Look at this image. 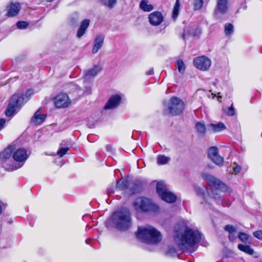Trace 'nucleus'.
<instances>
[{"instance_id":"obj_1","label":"nucleus","mask_w":262,"mask_h":262,"mask_svg":"<svg viewBox=\"0 0 262 262\" xmlns=\"http://www.w3.org/2000/svg\"><path fill=\"white\" fill-rule=\"evenodd\" d=\"M175 230L174 239L179 248L183 250L193 251L195 245L201 239V233L190 228L184 222H179Z\"/></svg>"},{"instance_id":"obj_49","label":"nucleus","mask_w":262,"mask_h":262,"mask_svg":"<svg viewBox=\"0 0 262 262\" xmlns=\"http://www.w3.org/2000/svg\"><path fill=\"white\" fill-rule=\"evenodd\" d=\"M182 37L184 40H185L186 39V34L184 33L182 34Z\"/></svg>"},{"instance_id":"obj_37","label":"nucleus","mask_w":262,"mask_h":262,"mask_svg":"<svg viewBox=\"0 0 262 262\" xmlns=\"http://www.w3.org/2000/svg\"><path fill=\"white\" fill-rule=\"evenodd\" d=\"M166 254L170 256H175L178 254V251L174 247H170L167 252Z\"/></svg>"},{"instance_id":"obj_46","label":"nucleus","mask_w":262,"mask_h":262,"mask_svg":"<svg viewBox=\"0 0 262 262\" xmlns=\"http://www.w3.org/2000/svg\"><path fill=\"white\" fill-rule=\"evenodd\" d=\"M5 123L6 121L4 119H0V130H1L4 127Z\"/></svg>"},{"instance_id":"obj_34","label":"nucleus","mask_w":262,"mask_h":262,"mask_svg":"<svg viewBox=\"0 0 262 262\" xmlns=\"http://www.w3.org/2000/svg\"><path fill=\"white\" fill-rule=\"evenodd\" d=\"M233 32V26L231 24H226L225 26V33L229 35Z\"/></svg>"},{"instance_id":"obj_45","label":"nucleus","mask_w":262,"mask_h":262,"mask_svg":"<svg viewBox=\"0 0 262 262\" xmlns=\"http://www.w3.org/2000/svg\"><path fill=\"white\" fill-rule=\"evenodd\" d=\"M179 9L178 8H173V11H172V18L173 19H176L179 14Z\"/></svg>"},{"instance_id":"obj_52","label":"nucleus","mask_w":262,"mask_h":262,"mask_svg":"<svg viewBox=\"0 0 262 262\" xmlns=\"http://www.w3.org/2000/svg\"><path fill=\"white\" fill-rule=\"evenodd\" d=\"M214 85H216V83L215 82H214Z\"/></svg>"},{"instance_id":"obj_9","label":"nucleus","mask_w":262,"mask_h":262,"mask_svg":"<svg viewBox=\"0 0 262 262\" xmlns=\"http://www.w3.org/2000/svg\"><path fill=\"white\" fill-rule=\"evenodd\" d=\"M194 66L203 71H207L211 66V60L205 56L197 57L193 59Z\"/></svg>"},{"instance_id":"obj_22","label":"nucleus","mask_w":262,"mask_h":262,"mask_svg":"<svg viewBox=\"0 0 262 262\" xmlns=\"http://www.w3.org/2000/svg\"><path fill=\"white\" fill-rule=\"evenodd\" d=\"M224 229L229 233L228 237L230 241L233 242L236 239V227L232 225H228L224 227Z\"/></svg>"},{"instance_id":"obj_51","label":"nucleus","mask_w":262,"mask_h":262,"mask_svg":"<svg viewBox=\"0 0 262 262\" xmlns=\"http://www.w3.org/2000/svg\"><path fill=\"white\" fill-rule=\"evenodd\" d=\"M230 204V203L229 202H228L227 204V206H229Z\"/></svg>"},{"instance_id":"obj_2","label":"nucleus","mask_w":262,"mask_h":262,"mask_svg":"<svg viewBox=\"0 0 262 262\" xmlns=\"http://www.w3.org/2000/svg\"><path fill=\"white\" fill-rule=\"evenodd\" d=\"M115 227L121 231H125L130 228L132 221L130 210L127 208H123L115 211L109 220Z\"/></svg>"},{"instance_id":"obj_36","label":"nucleus","mask_w":262,"mask_h":262,"mask_svg":"<svg viewBox=\"0 0 262 262\" xmlns=\"http://www.w3.org/2000/svg\"><path fill=\"white\" fill-rule=\"evenodd\" d=\"M194 189L197 194L201 196H203L205 194V190L206 189L205 188V189H203L196 186L194 187Z\"/></svg>"},{"instance_id":"obj_25","label":"nucleus","mask_w":262,"mask_h":262,"mask_svg":"<svg viewBox=\"0 0 262 262\" xmlns=\"http://www.w3.org/2000/svg\"><path fill=\"white\" fill-rule=\"evenodd\" d=\"M140 8L144 12H150L154 7L151 4H148V0H142L140 3Z\"/></svg>"},{"instance_id":"obj_50","label":"nucleus","mask_w":262,"mask_h":262,"mask_svg":"<svg viewBox=\"0 0 262 262\" xmlns=\"http://www.w3.org/2000/svg\"><path fill=\"white\" fill-rule=\"evenodd\" d=\"M90 239H89V238H88V239H86L85 240V243H86V244H89V243H90Z\"/></svg>"},{"instance_id":"obj_21","label":"nucleus","mask_w":262,"mask_h":262,"mask_svg":"<svg viewBox=\"0 0 262 262\" xmlns=\"http://www.w3.org/2000/svg\"><path fill=\"white\" fill-rule=\"evenodd\" d=\"M90 23V20L89 19H85L81 21L76 34L78 38H81L85 34Z\"/></svg>"},{"instance_id":"obj_43","label":"nucleus","mask_w":262,"mask_h":262,"mask_svg":"<svg viewBox=\"0 0 262 262\" xmlns=\"http://www.w3.org/2000/svg\"><path fill=\"white\" fill-rule=\"evenodd\" d=\"M114 191V185L113 184H112L111 185H109L107 189V192L108 194H111L113 193Z\"/></svg>"},{"instance_id":"obj_8","label":"nucleus","mask_w":262,"mask_h":262,"mask_svg":"<svg viewBox=\"0 0 262 262\" xmlns=\"http://www.w3.org/2000/svg\"><path fill=\"white\" fill-rule=\"evenodd\" d=\"M184 108V103L182 100L176 97H171L169 100L168 110L173 116L179 115Z\"/></svg>"},{"instance_id":"obj_44","label":"nucleus","mask_w":262,"mask_h":262,"mask_svg":"<svg viewBox=\"0 0 262 262\" xmlns=\"http://www.w3.org/2000/svg\"><path fill=\"white\" fill-rule=\"evenodd\" d=\"M209 194L211 195V194ZM211 195H212L213 198L216 200H219L221 198L220 195L216 192V190L212 191Z\"/></svg>"},{"instance_id":"obj_13","label":"nucleus","mask_w":262,"mask_h":262,"mask_svg":"<svg viewBox=\"0 0 262 262\" xmlns=\"http://www.w3.org/2000/svg\"><path fill=\"white\" fill-rule=\"evenodd\" d=\"M144 182L141 180H135L129 183L128 193L132 195L140 192L143 188Z\"/></svg>"},{"instance_id":"obj_20","label":"nucleus","mask_w":262,"mask_h":262,"mask_svg":"<svg viewBox=\"0 0 262 262\" xmlns=\"http://www.w3.org/2000/svg\"><path fill=\"white\" fill-rule=\"evenodd\" d=\"M104 42V36L101 35H97L94 40L92 52L93 54L97 53L102 48Z\"/></svg>"},{"instance_id":"obj_47","label":"nucleus","mask_w":262,"mask_h":262,"mask_svg":"<svg viewBox=\"0 0 262 262\" xmlns=\"http://www.w3.org/2000/svg\"><path fill=\"white\" fill-rule=\"evenodd\" d=\"M180 0H176V3H175V5L174 6V8H178L179 9L180 8Z\"/></svg>"},{"instance_id":"obj_3","label":"nucleus","mask_w":262,"mask_h":262,"mask_svg":"<svg viewBox=\"0 0 262 262\" xmlns=\"http://www.w3.org/2000/svg\"><path fill=\"white\" fill-rule=\"evenodd\" d=\"M136 236L141 241L149 244H156L162 240L161 233L150 225L139 227L136 232Z\"/></svg>"},{"instance_id":"obj_11","label":"nucleus","mask_w":262,"mask_h":262,"mask_svg":"<svg viewBox=\"0 0 262 262\" xmlns=\"http://www.w3.org/2000/svg\"><path fill=\"white\" fill-rule=\"evenodd\" d=\"M54 103L57 108H65L69 106L71 101L66 94H60L55 98Z\"/></svg>"},{"instance_id":"obj_6","label":"nucleus","mask_w":262,"mask_h":262,"mask_svg":"<svg viewBox=\"0 0 262 262\" xmlns=\"http://www.w3.org/2000/svg\"><path fill=\"white\" fill-rule=\"evenodd\" d=\"M28 158V155L26 149L19 148L13 154V159L17 163L10 165L8 167H6V168L10 171L16 170L24 165Z\"/></svg>"},{"instance_id":"obj_26","label":"nucleus","mask_w":262,"mask_h":262,"mask_svg":"<svg viewBox=\"0 0 262 262\" xmlns=\"http://www.w3.org/2000/svg\"><path fill=\"white\" fill-rule=\"evenodd\" d=\"M238 249L240 251L249 255H252L254 253V250L249 245H244L242 244H238Z\"/></svg>"},{"instance_id":"obj_12","label":"nucleus","mask_w":262,"mask_h":262,"mask_svg":"<svg viewBox=\"0 0 262 262\" xmlns=\"http://www.w3.org/2000/svg\"><path fill=\"white\" fill-rule=\"evenodd\" d=\"M148 18L150 24L153 26L160 25L164 20L163 14L159 11L151 13L149 14Z\"/></svg>"},{"instance_id":"obj_39","label":"nucleus","mask_w":262,"mask_h":262,"mask_svg":"<svg viewBox=\"0 0 262 262\" xmlns=\"http://www.w3.org/2000/svg\"><path fill=\"white\" fill-rule=\"evenodd\" d=\"M28 23L25 21H19L16 23L17 27L20 29H26L28 27Z\"/></svg>"},{"instance_id":"obj_15","label":"nucleus","mask_w":262,"mask_h":262,"mask_svg":"<svg viewBox=\"0 0 262 262\" xmlns=\"http://www.w3.org/2000/svg\"><path fill=\"white\" fill-rule=\"evenodd\" d=\"M227 0H218L217 7L215 14L216 17H219L220 14H226L228 11Z\"/></svg>"},{"instance_id":"obj_31","label":"nucleus","mask_w":262,"mask_h":262,"mask_svg":"<svg viewBox=\"0 0 262 262\" xmlns=\"http://www.w3.org/2000/svg\"><path fill=\"white\" fill-rule=\"evenodd\" d=\"M176 67L178 70V71L181 73L183 74L185 71V66L183 61L181 59H179L177 61L176 63Z\"/></svg>"},{"instance_id":"obj_10","label":"nucleus","mask_w":262,"mask_h":262,"mask_svg":"<svg viewBox=\"0 0 262 262\" xmlns=\"http://www.w3.org/2000/svg\"><path fill=\"white\" fill-rule=\"evenodd\" d=\"M208 156L211 161L215 164L221 166L223 164L224 158L219 155L218 148L216 146H212L208 149Z\"/></svg>"},{"instance_id":"obj_7","label":"nucleus","mask_w":262,"mask_h":262,"mask_svg":"<svg viewBox=\"0 0 262 262\" xmlns=\"http://www.w3.org/2000/svg\"><path fill=\"white\" fill-rule=\"evenodd\" d=\"M156 189L157 193L163 201L169 203H172L176 201V195L169 191L162 182L157 183Z\"/></svg>"},{"instance_id":"obj_48","label":"nucleus","mask_w":262,"mask_h":262,"mask_svg":"<svg viewBox=\"0 0 262 262\" xmlns=\"http://www.w3.org/2000/svg\"><path fill=\"white\" fill-rule=\"evenodd\" d=\"M153 74H154V69H151L146 72V74L148 75H152Z\"/></svg>"},{"instance_id":"obj_35","label":"nucleus","mask_w":262,"mask_h":262,"mask_svg":"<svg viewBox=\"0 0 262 262\" xmlns=\"http://www.w3.org/2000/svg\"><path fill=\"white\" fill-rule=\"evenodd\" d=\"M203 4V0H194L193 5L195 10H200L202 8Z\"/></svg>"},{"instance_id":"obj_16","label":"nucleus","mask_w":262,"mask_h":262,"mask_svg":"<svg viewBox=\"0 0 262 262\" xmlns=\"http://www.w3.org/2000/svg\"><path fill=\"white\" fill-rule=\"evenodd\" d=\"M21 9L19 3H12L7 8L8 17H13L17 15Z\"/></svg>"},{"instance_id":"obj_29","label":"nucleus","mask_w":262,"mask_h":262,"mask_svg":"<svg viewBox=\"0 0 262 262\" xmlns=\"http://www.w3.org/2000/svg\"><path fill=\"white\" fill-rule=\"evenodd\" d=\"M215 189L221 190L224 192H231L230 188L227 186L225 184L223 183L220 180L219 181V183L216 185V186L215 187Z\"/></svg>"},{"instance_id":"obj_19","label":"nucleus","mask_w":262,"mask_h":262,"mask_svg":"<svg viewBox=\"0 0 262 262\" xmlns=\"http://www.w3.org/2000/svg\"><path fill=\"white\" fill-rule=\"evenodd\" d=\"M16 146L15 145L8 146L5 148L3 152L0 154V160L2 162H4L7 159H9L13 151L15 149Z\"/></svg>"},{"instance_id":"obj_41","label":"nucleus","mask_w":262,"mask_h":262,"mask_svg":"<svg viewBox=\"0 0 262 262\" xmlns=\"http://www.w3.org/2000/svg\"><path fill=\"white\" fill-rule=\"evenodd\" d=\"M253 236L259 240L262 241V230H259L253 233Z\"/></svg>"},{"instance_id":"obj_18","label":"nucleus","mask_w":262,"mask_h":262,"mask_svg":"<svg viewBox=\"0 0 262 262\" xmlns=\"http://www.w3.org/2000/svg\"><path fill=\"white\" fill-rule=\"evenodd\" d=\"M46 117V115L41 114V108L38 109L31 119V122L36 125L42 124Z\"/></svg>"},{"instance_id":"obj_24","label":"nucleus","mask_w":262,"mask_h":262,"mask_svg":"<svg viewBox=\"0 0 262 262\" xmlns=\"http://www.w3.org/2000/svg\"><path fill=\"white\" fill-rule=\"evenodd\" d=\"M129 183L128 180L126 178H121L117 182L116 189L123 190L126 189H128Z\"/></svg>"},{"instance_id":"obj_28","label":"nucleus","mask_w":262,"mask_h":262,"mask_svg":"<svg viewBox=\"0 0 262 262\" xmlns=\"http://www.w3.org/2000/svg\"><path fill=\"white\" fill-rule=\"evenodd\" d=\"M237 237L241 241L245 244H249L251 242L250 235L245 232H239L237 235Z\"/></svg>"},{"instance_id":"obj_4","label":"nucleus","mask_w":262,"mask_h":262,"mask_svg":"<svg viewBox=\"0 0 262 262\" xmlns=\"http://www.w3.org/2000/svg\"><path fill=\"white\" fill-rule=\"evenodd\" d=\"M34 93L32 89H29L25 94L19 96L17 94H14L10 99L5 114L10 117L15 113L17 110H19L21 106L29 99V97Z\"/></svg>"},{"instance_id":"obj_33","label":"nucleus","mask_w":262,"mask_h":262,"mask_svg":"<svg viewBox=\"0 0 262 262\" xmlns=\"http://www.w3.org/2000/svg\"><path fill=\"white\" fill-rule=\"evenodd\" d=\"M103 5L107 6L110 9H112L115 6L117 0H100Z\"/></svg>"},{"instance_id":"obj_23","label":"nucleus","mask_w":262,"mask_h":262,"mask_svg":"<svg viewBox=\"0 0 262 262\" xmlns=\"http://www.w3.org/2000/svg\"><path fill=\"white\" fill-rule=\"evenodd\" d=\"M102 68L100 65H95L92 69L85 71L84 76L85 77L90 78L96 76L101 71Z\"/></svg>"},{"instance_id":"obj_5","label":"nucleus","mask_w":262,"mask_h":262,"mask_svg":"<svg viewBox=\"0 0 262 262\" xmlns=\"http://www.w3.org/2000/svg\"><path fill=\"white\" fill-rule=\"evenodd\" d=\"M135 210L138 212H158L159 206L150 199L145 197H139L133 203Z\"/></svg>"},{"instance_id":"obj_17","label":"nucleus","mask_w":262,"mask_h":262,"mask_svg":"<svg viewBox=\"0 0 262 262\" xmlns=\"http://www.w3.org/2000/svg\"><path fill=\"white\" fill-rule=\"evenodd\" d=\"M202 178L206 181L207 184L210 186L215 188L216 185L219 184L220 180L216 179L211 174L203 172L201 173Z\"/></svg>"},{"instance_id":"obj_27","label":"nucleus","mask_w":262,"mask_h":262,"mask_svg":"<svg viewBox=\"0 0 262 262\" xmlns=\"http://www.w3.org/2000/svg\"><path fill=\"white\" fill-rule=\"evenodd\" d=\"M214 132H219L225 129L226 126L222 122H219L216 124L211 123L209 125Z\"/></svg>"},{"instance_id":"obj_42","label":"nucleus","mask_w":262,"mask_h":262,"mask_svg":"<svg viewBox=\"0 0 262 262\" xmlns=\"http://www.w3.org/2000/svg\"><path fill=\"white\" fill-rule=\"evenodd\" d=\"M226 113L230 116H232L235 115V112L234 108L232 107V105L227 109Z\"/></svg>"},{"instance_id":"obj_40","label":"nucleus","mask_w":262,"mask_h":262,"mask_svg":"<svg viewBox=\"0 0 262 262\" xmlns=\"http://www.w3.org/2000/svg\"><path fill=\"white\" fill-rule=\"evenodd\" d=\"M232 168L233 170V173L234 174H237L241 171L242 168L241 166L236 164V163H233L232 165Z\"/></svg>"},{"instance_id":"obj_38","label":"nucleus","mask_w":262,"mask_h":262,"mask_svg":"<svg viewBox=\"0 0 262 262\" xmlns=\"http://www.w3.org/2000/svg\"><path fill=\"white\" fill-rule=\"evenodd\" d=\"M69 150V148L68 147L61 148L58 150L57 155L60 157H62L64 155H65L67 154Z\"/></svg>"},{"instance_id":"obj_30","label":"nucleus","mask_w":262,"mask_h":262,"mask_svg":"<svg viewBox=\"0 0 262 262\" xmlns=\"http://www.w3.org/2000/svg\"><path fill=\"white\" fill-rule=\"evenodd\" d=\"M170 158L164 155H159L157 158V163L158 165H164L168 163Z\"/></svg>"},{"instance_id":"obj_14","label":"nucleus","mask_w":262,"mask_h":262,"mask_svg":"<svg viewBox=\"0 0 262 262\" xmlns=\"http://www.w3.org/2000/svg\"><path fill=\"white\" fill-rule=\"evenodd\" d=\"M121 96L119 95H114L110 97L104 106L105 110L113 109L117 107L121 101Z\"/></svg>"},{"instance_id":"obj_32","label":"nucleus","mask_w":262,"mask_h":262,"mask_svg":"<svg viewBox=\"0 0 262 262\" xmlns=\"http://www.w3.org/2000/svg\"><path fill=\"white\" fill-rule=\"evenodd\" d=\"M195 128L200 134H204L206 132V126L203 122H197L195 124Z\"/></svg>"}]
</instances>
